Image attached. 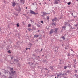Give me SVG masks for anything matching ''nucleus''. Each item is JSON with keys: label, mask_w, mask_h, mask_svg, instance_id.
Masks as SVG:
<instances>
[{"label": "nucleus", "mask_w": 78, "mask_h": 78, "mask_svg": "<svg viewBox=\"0 0 78 78\" xmlns=\"http://www.w3.org/2000/svg\"><path fill=\"white\" fill-rule=\"evenodd\" d=\"M58 30H59V28H55L51 30L50 31V34H52L53 33H57V31H58Z\"/></svg>", "instance_id": "f257e3e1"}, {"label": "nucleus", "mask_w": 78, "mask_h": 78, "mask_svg": "<svg viewBox=\"0 0 78 78\" xmlns=\"http://www.w3.org/2000/svg\"><path fill=\"white\" fill-rule=\"evenodd\" d=\"M15 72H16L15 71L13 70L11 71V73L9 72V71H8L7 72V73L10 75H11L12 74V75H14V74L15 73Z\"/></svg>", "instance_id": "f03ea898"}, {"label": "nucleus", "mask_w": 78, "mask_h": 78, "mask_svg": "<svg viewBox=\"0 0 78 78\" xmlns=\"http://www.w3.org/2000/svg\"><path fill=\"white\" fill-rule=\"evenodd\" d=\"M59 3H60V0H55L54 4H56L57 5L58 4H59Z\"/></svg>", "instance_id": "7ed1b4c3"}, {"label": "nucleus", "mask_w": 78, "mask_h": 78, "mask_svg": "<svg viewBox=\"0 0 78 78\" xmlns=\"http://www.w3.org/2000/svg\"><path fill=\"white\" fill-rule=\"evenodd\" d=\"M30 14H33L34 15H35V16H36V12H34V11L31 10H30Z\"/></svg>", "instance_id": "20e7f679"}, {"label": "nucleus", "mask_w": 78, "mask_h": 78, "mask_svg": "<svg viewBox=\"0 0 78 78\" xmlns=\"http://www.w3.org/2000/svg\"><path fill=\"white\" fill-rule=\"evenodd\" d=\"M16 2L14 1H13V2L12 3V5L13 7H14L15 6H16Z\"/></svg>", "instance_id": "39448f33"}, {"label": "nucleus", "mask_w": 78, "mask_h": 78, "mask_svg": "<svg viewBox=\"0 0 78 78\" xmlns=\"http://www.w3.org/2000/svg\"><path fill=\"white\" fill-rule=\"evenodd\" d=\"M55 24H56L55 21H54L52 20V23L51 24L52 25H55Z\"/></svg>", "instance_id": "423d86ee"}, {"label": "nucleus", "mask_w": 78, "mask_h": 78, "mask_svg": "<svg viewBox=\"0 0 78 78\" xmlns=\"http://www.w3.org/2000/svg\"><path fill=\"white\" fill-rule=\"evenodd\" d=\"M52 20L54 21V22H56L58 20V19L56 18V17H55L54 19H53Z\"/></svg>", "instance_id": "0eeeda50"}, {"label": "nucleus", "mask_w": 78, "mask_h": 78, "mask_svg": "<svg viewBox=\"0 0 78 78\" xmlns=\"http://www.w3.org/2000/svg\"><path fill=\"white\" fill-rule=\"evenodd\" d=\"M33 56H34L35 57V59H36L37 60H38V59L37 58V57L36 56V55L35 54H34L33 55Z\"/></svg>", "instance_id": "6e6552de"}, {"label": "nucleus", "mask_w": 78, "mask_h": 78, "mask_svg": "<svg viewBox=\"0 0 78 78\" xmlns=\"http://www.w3.org/2000/svg\"><path fill=\"white\" fill-rule=\"evenodd\" d=\"M64 24L65 26H66L67 27L69 26V23H68V22H65Z\"/></svg>", "instance_id": "1a4fd4ad"}, {"label": "nucleus", "mask_w": 78, "mask_h": 78, "mask_svg": "<svg viewBox=\"0 0 78 78\" xmlns=\"http://www.w3.org/2000/svg\"><path fill=\"white\" fill-rule=\"evenodd\" d=\"M14 62H16V63H17V62H19V61L16 59H14Z\"/></svg>", "instance_id": "9d476101"}, {"label": "nucleus", "mask_w": 78, "mask_h": 78, "mask_svg": "<svg viewBox=\"0 0 78 78\" xmlns=\"http://www.w3.org/2000/svg\"><path fill=\"white\" fill-rule=\"evenodd\" d=\"M21 10V8H20V7H19V8L17 9V11H19V12H20Z\"/></svg>", "instance_id": "9b49d317"}, {"label": "nucleus", "mask_w": 78, "mask_h": 78, "mask_svg": "<svg viewBox=\"0 0 78 78\" xmlns=\"http://www.w3.org/2000/svg\"><path fill=\"white\" fill-rule=\"evenodd\" d=\"M50 69H51V70H53L54 69L53 68V66H51L50 67Z\"/></svg>", "instance_id": "f8f14e48"}, {"label": "nucleus", "mask_w": 78, "mask_h": 78, "mask_svg": "<svg viewBox=\"0 0 78 78\" xmlns=\"http://www.w3.org/2000/svg\"><path fill=\"white\" fill-rule=\"evenodd\" d=\"M28 31H33L32 29H31V28H29L27 29Z\"/></svg>", "instance_id": "ddd939ff"}, {"label": "nucleus", "mask_w": 78, "mask_h": 78, "mask_svg": "<svg viewBox=\"0 0 78 78\" xmlns=\"http://www.w3.org/2000/svg\"><path fill=\"white\" fill-rule=\"evenodd\" d=\"M39 37V35L38 34L34 35V37L35 38V37Z\"/></svg>", "instance_id": "4468645a"}, {"label": "nucleus", "mask_w": 78, "mask_h": 78, "mask_svg": "<svg viewBox=\"0 0 78 78\" xmlns=\"http://www.w3.org/2000/svg\"><path fill=\"white\" fill-rule=\"evenodd\" d=\"M66 26H63L62 28H64V30H66Z\"/></svg>", "instance_id": "2eb2a0df"}, {"label": "nucleus", "mask_w": 78, "mask_h": 78, "mask_svg": "<svg viewBox=\"0 0 78 78\" xmlns=\"http://www.w3.org/2000/svg\"><path fill=\"white\" fill-rule=\"evenodd\" d=\"M15 48H19V44H18V46H15Z\"/></svg>", "instance_id": "dca6fc26"}, {"label": "nucleus", "mask_w": 78, "mask_h": 78, "mask_svg": "<svg viewBox=\"0 0 78 78\" xmlns=\"http://www.w3.org/2000/svg\"><path fill=\"white\" fill-rule=\"evenodd\" d=\"M36 30V27H34L33 28V29H32V30Z\"/></svg>", "instance_id": "f3484780"}, {"label": "nucleus", "mask_w": 78, "mask_h": 78, "mask_svg": "<svg viewBox=\"0 0 78 78\" xmlns=\"http://www.w3.org/2000/svg\"><path fill=\"white\" fill-rule=\"evenodd\" d=\"M35 51L36 53H37V52H39V51L38 49H37L35 50Z\"/></svg>", "instance_id": "a211bd4d"}, {"label": "nucleus", "mask_w": 78, "mask_h": 78, "mask_svg": "<svg viewBox=\"0 0 78 78\" xmlns=\"http://www.w3.org/2000/svg\"><path fill=\"white\" fill-rule=\"evenodd\" d=\"M74 76L76 77V78H78V75L76 74H75Z\"/></svg>", "instance_id": "6ab92c4d"}, {"label": "nucleus", "mask_w": 78, "mask_h": 78, "mask_svg": "<svg viewBox=\"0 0 78 78\" xmlns=\"http://www.w3.org/2000/svg\"><path fill=\"white\" fill-rule=\"evenodd\" d=\"M59 75H64V74H62V73H61L58 74V75H57V76H59Z\"/></svg>", "instance_id": "aec40b11"}, {"label": "nucleus", "mask_w": 78, "mask_h": 78, "mask_svg": "<svg viewBox=\"0 0 78 78\" xmlns=\"http://www.w3.org/2000/svg\"><path fill=\"white\" fill-rule=\"evenodd\" d=\"M13 68H11L10 69V70L11 71H11H13Z\"/></svg>", "instance_id": "412c9836"}, {"label": "nucleus", "mask_w": 78, "mask_h": 78, "mask_svg": "<svg viewBox=\"0 0 78 78\" xmlns=\"http://www.w3.org/2000/svg\"><path fill=\"white\" fill-rule=\"evenodd\" d=\"M62 39H63V40H65L66 39V38H64V37L63 36H62Z\"/></svg>", "instance_id": "4be33fe9"}, {"label": "nucleus", "mask_w": 78, "mask_h": 78, "mask_svg": "<svg viewBox=\"0 0 78 78\" xmlns=\"http://www.w3.org/2000/svg\"><path fill=\"white\" fill-rule=\"evenodd\" d=\"M31 24H29L28 25V27H31Z\"/></svg>", "instance_id": "5701e85b"}, {"label": "nucleus", "mask_w": 78, "mask_h": 78, "mask_svg": "<svg viewBox=\"0 0 78 78\" xmlns=\"http://www.w3.org/2000/svg\"><path fill=\"white\" fill-rule=\"evenodd\" d=\"M71 4V2H69L67 3V4L68 5H70Z\"/></svg>", "instance_id": "b1692460"}, {"label": "nucleus", "mask_w": 78, "mask_h": 78, "mask_svg": "<svg viewBox=\"0 0 78 78\" xmlns=\"http://www.w3.org/2000/svg\"><path fill=\"white\" fill-rule=\"evenodd\" d=\"M59 61H60V62L59 63V64H61V62L62 61V60H61V59H59Z\"/></svg>", "instance_id": "393cba45"}, {"label": "nucleus", "mask_w": 78, "mask_h": 78, "mask_svg": "<svg viewBox=\"0 0 78 78\" xmlns=\"http://www.w3.org/2000/svg\"><path fill=\"white\" fill-rule=\"evenodd\" d=\"M68 47H65V50L68 49Z\"/></svg>", "instance_id": "a878e982"}, {"label": "nucleus", "mask_w": 78, "mask_h": 78, "mask_svg": "<svg viewBox=\"0 0 78 78\" xmlns=\"http://www.w3.org/2000/svg\"><path fill=\"white\" fill-rule=\"evenodd\" d=\"M70 71L69 70H68L66 72V73H70Z\"/></svg>", "instance_id": "bb28decb"}, {"label": "nucleus", "mask_w": 78, "mask_h": 78, "mask_svg": "<svg viewBox=\"0 0 78 78\" xmlns=\"http://www.w3.org/2000/svg\"><path fill=\"white\" fill-rule=\"evenodd\" d=\"M3 2L4 3H6V1H5V0H3Z\"/></svg>", "instance_id": "cd10ccee"}, {"label": "nucleus", "mask_w": 78, "mask_h": 78, "mask_svg": "<svg viewBox=\"0 0 78 78\" xmlns=\"http://www.w3.org/2000/svg\"><path fill=\"white\" fill-rule=\"evenodd\" d=\"M41 66H38V67H37V69H41Z\"/></svg>", "instance_id": "c85d7f7f"}, {"label": "nucleus", "mask_w": 78, "mask_h": 78, "mask_svg": "<svg viewBox=\"0 0 78 78\" xmlns=\"http://www.w3.org/2000/svg\"><path fill=\"white\" fill-rule=\"evenodd\" d=\"M8 53H11V51H10V50L8 51Z\"/></svg>", "instance_id": "c756f323"}, {"label": "nucleus", "mask_w": 78, "mask_h": 78, "mask_svg": "<svg viewBox=\"0 0 78 78\" xmlns=\"http://www.w3.org/2000/svg\"><path fill=\"white\" fill-rule=\"evenodd\" d=\"M24 0H20V3H22L23 2Z\"/></svg>", "instance_id": "7c9ffc66"}, {"label": "nucleus", "mask_w": 78, "mask_h": 78, "mask_svg": "<svg viewBox=\"0 0 78 78\" xmlns=\"http://www.w3.org/2000/svg\"><path fill=\"white\" fill-rule=\"evenodd\" d=\"M17 26V27H19V23H18L17 24H16Z\"/></svg>", "instance_id": "2f4dec72"}, {"label": "nucleus", "mask_w": 78, "mask_h": 78, "mask_svg": "<svg viewBox=\"0 0 78 78\" xmlns=\"http://www.w3.org/2000/svg\"><path fill=\"white\" fill-rule=\"evenodd\" d=\"M43 15L45 16V12H43Z\"/></svg>", "instance_id": "473e14b6"}, {"label": "nucleus", "mask_w": 78, "mask_h": 78, "mask_svg": "<svg viewBox=\"0 0 78 78\" xmlns=\"http://www.w3.org/2000/svg\"><path fill=\"white\" fill-rule=\"evenodd\" d=\"M74 68H76V65H74V66H73Z\"/></svg>", "instance_id": "72a5a7b5"}, {"label": "nucleus", "mask_w": 78, "mask_h": 78, "mask_svg": "<svg viewBox=\"0 0 78 78\" xmlns=\"http://www.w3.org/2000/svg\"><path fill=\"white\" fill-rule=\"evenodd\" d=\"M75 71L76 73H77L78 72V71L77 70H75Z\"/></svg>", "instance_id": "f704fd0d"}, {"label": "nucleus", "mask_w": 78, "mask_h": 78, "mask_svg": "<svg viewBox=\"0 0 78 78\" xmlns=\"http://www.w3.org/2000/svg\"><path fill=\"white\" fill-rule=\"evenodd\" d=\"M41 23H44V22L43 21H41Z\"/></svg>", "instance_id": "c9c22d12"}, {"label": "nucleus", "mask_w": 78, "mask_h": 78, "mask_svg": "<svg viewBox=\"0 0 78 78\" xmlns=\"http://www.w3.org/2000/svg\"><path fill=\"white\" fill-rule=\"evenodd\" d=\"M69 27H71V25H70V24L69 23V25H68Z\"/></svg>", "instance_id": "e433bc0d"}, {"label": "nucleus", "mask_w": 78, "mask_h": 78, "mask_svg": "<svg viewBox=\"0 0 78 78\" xmlns=\"http://www.w3.org/2000/svg\"><path fill=\"white\" fill-rule=\"evenodd\" d=\"M78 23H77L75 25V27H77V26H78Z\"/></svg>", "instance_id": "4c0bfd02"}, {"label": "nucleus", "mask_w": 78, "mask_h": 78, "mask_svg": "<svg viewBox=\"0 0 78 78\" xmlns=\"http://www.w3.org/2000/svg\"><path fill=\"white\" fill-rule=\"evenodd\" d=\"M44 70H48V69L47 68H44Z\"/></svg>", "instance_id": "58836bf2"}, {"label": "nucleus", "mask_w": 78, "mask_h": 78, "mask_svg": "<svg viewBox=\"0 0 78 78\" xmlns=\"http://www.w3.org/2000/svg\"><path fill=\"white\" fill-rule=\"evenodd\" d=\"M45 15H41V16H42V17H43V18H44V16Z\"/></svg>", "instance_id": "ea45409f"}, {"label": "nucleus", "mask_w": 78, "mask_h": 78, "mask_svg": "<svg viewBox=\"0 0 78 78\" xmlns=\"http://www.w3.org/2000/svg\"><path fill=\"white\" fill-rule=\"evenodd\" d=\"M37 26L38 27H40V25H39V24L37 25Z\"/></svg>", "instance_id": "a19ab883"}, {"label": "nucleus", "mask_w": 78, "mask_h": 78, "mask_svg": "<svg viewBox=\"0 0 78 78\" xmlns=\"http://www.w3.org/2000/svg\"><path fill=\"white\" fill-rule=\"evenodd\" d=\"M70 55H71L70 54H68L67 56H70Z\"/></svg>", "instance_id": "79ce46f5"}, {"label": "nucleus", "mask_w": 78, "mask_h": 78, "mask_svg": "<svg viewBox=\"0 0 78 78\" xmlns=\"http://www.w3.org/2000/svg\"><path fill=\"white\" fill-rule=\"evenodd\" d=\"M49 19V17L48 16V17H47V19L48 20V19Z\"/></svg>", "instance_id": "37998d69"}, {"label": "nucleus", "mask_w": 78, "mask_h": 78, "mask_svg": "<svg viewBox=\"0 0 78 78\" xmlns=\"http://www.w3.org/2000/svg\"><path fill=\"white\" fill-rule=\"evenodd\" d=\"M71 14L72 15V16H73V12H72Z\"/></svg>", "instance_id": "c03bdc74"}, {"label": "nucleus", "mask_w": 78, "mask_h": 78, "mask_svg": "<svg viewBox=\"0 0 78 78\" xmlns=\"http://www.w3.org/2000/svg\"><path fill=\"white\" fill-rule=\"evenodd\" d=\"M9 78H12V76H9Z\"/></svg>", "instance_id": "a18cd8bd"}, {"label": "nucleus", "mask_w": 78, "mask_h": 78, "mask_svg": "<svg viewBox=\"0 0 78 78\" xmlns=\"http://www.w3.org/2000/svg\"><path fill=\"white\" fill-rule=\"evenodd\" d=\"M16 44H18V45H19V42H16Z\"/></svg>", "instance_id": "49530a36"}, {"label": "nucleus", "mask_w": 78, "mask_h": 78, "mask_svg": "<svg viewBox=\"0 0 78 78\" xmlns=\"http://www.w3.org/2000/svg\"><path fill=\"white\" fill-rule=\"evenodd\" d=\"M64 69H67V67H66V66H65V67H64Z\"/></svg>", "instance_id": "de8ad7c7"}, {"label": "nucleus", "mask_w": 78, "mask_h": 78, "mask_svg": "<svg viewBox=\"0 0 78 78\" xmlns=\"http://www.w3.org/2000/svg\"><path fill=\"white\" fill-rule=\"evenodd\" d=\"M55 48H57V50H58V48H57V47H55Z\"/></svg>", "instance_id": "09e8293b"}, {"label": "nucleus", "mask_w": 78, "mask_h": 78, "mask_svg": "<svg viewBox=\"0 0 78 78\" xmlns=\"http://www.w3.org/2000/svg\"><path fill=\"white\" fill-rule=\"evenodd\" d=\"M30 63H31V62H29L28 63V64H30Z\"/></svg>", "instance_id": "8fccbe9b"}, {"label": "nucleus", "mask_w": 78, "mask_h": 78, "mask_svg": "<svg viewBox=\"0 0 78 78\" xmlns=\"http://www.w3.org/2000/svg\"><path fill=\"white\" fill-rule=\"evenodd\" d=\"M74 62H76V59H74Z\"/></svg>", "instance_id": "3c124183"}, {"label": "nucleus", "mask_w": 78, "mask_h": 78, "mask_svg": "<svg viewBox=\"0 0 78 78\" xmlns=\"http://www.w3.org/2000/svg\"><path fill=\"white\" fill-rule=\"evenodd\" d=\"M28 50V48H26V50Z\"/></svg>", "instance_id": "603ef678"}, {"label": "nucleus", "mask_w": 78, "mask_h": 78, "mask_svg": "<svg viewBox=\"0 0 78 78\" xmlns=\"http://www.w3.org/2000/svg\"><path fill=\"white\" fill-rule=\"evenodd\" d=\"M11 59H13V57H11Z\"/></svg>", "instance_id": "864d4df0"}, {"label": "nucleus", "mask_w": 78, "mask_h": 78, "mask_svg": "<svg viewBox=\"0 0 78 78\" xmlns=\"http://www.w3.org/2000/svg\"><path fill=\"white\" fill-rule=\"evenodd\" d=\"M39 31H40L39 30H38L37 31V32H39Z\"/></svg>", "instance_id": "5fc2aeb1"}, {"label": "nucleus", "mask_w": 78, "mask_h": 78, "mask_svg": "<svg viewBox=\"0 0 78 78\" xmlns=\"http://www.w3.org/2000/svg\"><path fill=\"white\" fill-rule=\"evenodd\" d=\"M32 5H33L34 6V3H32Z\"/></svg>", "instance_id": "6e6d98bb"}, {"label": "nucleus", "mask_w": 78, "mask_h": 78, "mask_svg": "<svg viewBox=\"0 0 78 78\" xmlns=\"http://www.w3.org/2000/svg\"><path fill=\"white\" fill-rule=\"evenodd\" d=\"M26 9H28V8L27 7H26Z\"/></svg>", "instance_id": "4d7b16f0"}, {"label": "nucleus", "mask_w": 78, "mask_h": 78, "mask_svg": "<svg viewBox=\"0 0 78 78\" xmlns=\"http://www.w3.org/2000/svg\"><path fill=\"white\" fill-rule=\"evenodd\" d=\"M47 60H44V62H46Z\"/></svg>", "instance_id": "13d9d810"}, {"label": "nucleus", "mask_w": 78, "mask_h": 78, "mask_svg": "<svg viewBox=\"0 0 78 78\" xmlns=\"http://www.w3.org/2000/svg\"><path fill=\"white\" fill-rule=\"evenodd\" d=\"M22 23H24V22H22Z\"/></svg>", "instance_id": "bf43d9fd"}, {"label": "nucleus", "mask_w": 78, "mask_h": 78, "mask_svg": "<svg viewBox=\"0 0 78 78\" xmlns=\"http://www.w3.org/2000/svg\"><path fill=\"white\" fill-rule=\"evenodd\" d=\"M28 49H29L30 50V48H28Z\"/></svg>", "instance_id": "052dcab7"}, {"label": "nucleus", "mask_w": 78, "mask_h": 78, "mask_svg": "<svg viewBox=\"0 0 78 78\" xmlns=\"http://www.w3.org/2000/svg\"><path fill=\"white\" fill-rule=\"evenodd\" d=\"M18 15H19V14H17L16 15L17 16H18Z\"/></svg>", "instance_id": "680f3d73"}, {"label": "nucleus", "mask_w": 78, "mask_h": 78, "mask_svg": "<svg viewBox=\"0 0 78 78\" xmlns=\"http://www.w3.org/2000/svg\"><path fill=\"white\" fill-rule=\"evenodd\" d=\"M72 29H75V27H73V28H72Z\"/></svg>", "instance_id": "e2e57ef3"}, {"label": "nucleus", "mask_w": 78, "mask_h": 78, "mask_svg": "<svg viewBox=\"0 0 78 78\" xmlns=\"http://www.w3.org/2000/svg\"><path fill=\"white\" fill-rule=\"evenodd\" d=\"M42 48H41V51H42Z\"/></svg>", "instance_id": "0e129e2a"}, {"label": "nucleus", "mask_w": 78, "mask_h": 78, "mask_svg": "<svg viewBox=\"0 0 78 78\" xmlns=\"http://www.w3.org/2000/svg\"><path fill=\"white\" fill-rule=\"evenodd\" d=\"M38 58H40V57L39 56H38Z\"/></svg>", "instance_id": "69168bd1"}, {"label": "nucleus", "mask_w": 78, "mask_h": 78, "mask_svg": "<svg viewBox=\"0 0 78 78\" xmlns=\"http://www.w3.org/2000/svg\"><path fill=\"white\" fill-rule=\"evenodd\" d=\"M44 55H43L42 56H44Z\"/></svg>", "instance_id": "338daca9"}, {"label": "nucleus", "mask_w": 78, "mask_h": 78, "mask_svg": "<svg viewBox=\"0 0 78 78\" xmlns=\"http://www.w3.org/2000/svg\"><path fill=\"white\" fill-rule=\"evenodd\" d=\"M76 1H77V2H78V0H76Z\"/></svg>", "instance_id": "774afa93"}]
</instances>
